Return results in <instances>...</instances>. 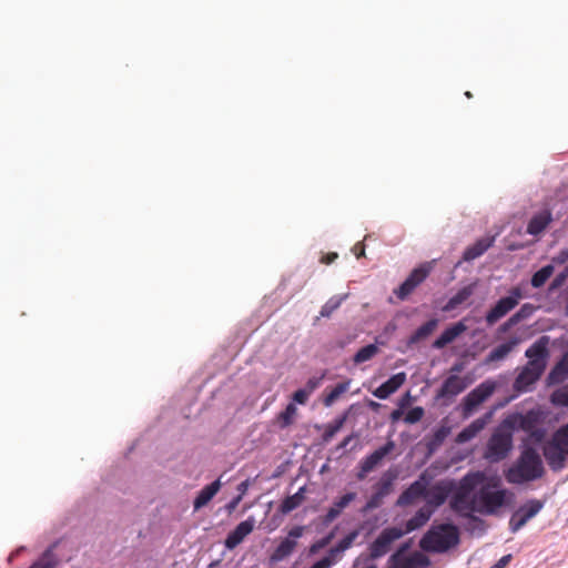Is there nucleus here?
<instances>
[{
  "label": "nucleus",
  "mask_w": 568,
  "mask_h": 568,
  "mask_svg": "<svg viewBox=\"0 0 568 568\" xmlns=\"http://www.w3.org/2000/svg\"><path fill=\"white\" fill-rule=\"evenodd\" d=\"M515 495L501 488L498 478L488 479L484 471L466 474L452 497L450 507L454 511L469 517L473 513L494 516L509 505Z\"/></svg>",
  "instance_id": "nucleus-1"
},
{
  "label": "nucleus",
  "mask_w": 568,
  "mask_h": 568,
  "mask_svg": "<svg viewBox=\"0 0 568 568\" xmlns=\"http://www.w3.org/2000/svg\"><path fill=\"white\" fill-rule=\"evenodd\" d=\"M544 475L542 460L532 447L521 450L517 460L506 470L505 478L510 484L520 485L532 481Z\"/></svg>",
  "instance_id": "nucleus-2"
},
{
  "label": "nucleus",
  "mask_w": 568,
  "mask_h": 568,
  "mask_svg": "<svg viewBox=\"0 0 568 568\" xmlns=\"http://www.w3.org/2000/svg\"><path fill=\"white\" fill-rule=\"evenodd\" d=\"M511 449L513 433L510 428L499 426L488 439L484 457L490 463H499L508 456Z\"/></svg>",
  "instance_id": "nucleus-3"
},
{
  "label": "nucleus",
  "mask_w": 568,
  "mask_h": 568,
  "mask_svg": "<svg viewBox=\"0 0 568 568\" xmlns=\"http://www.w3.org/2000/svg\"><path fill=\"white\" fill-rule=\"evenodd\" d=\"M458 541L457 529L450 525H444L438 530H429L420 540V547L425 550L445 551Z\"/></svg>",
  "instance_id": "nucleus-4"
},
{
  "label": "nucleus",
  "mask_w": 568,
  "mask_h": 568,
  "mask_svg": "<svg viewBox=\"0 0 568 568\" xmlns=\"http://www.w3.org/2000/svg\"><path fill=\"white\" fill-rule=\"evenodd\" d=\"M524 298L520 286H514L508 291V295L499 298L497 303L486 314L485 321L488 326L496 324L499 320L513 311Z\"/></svg>",
  "instance_id": "nucleus-5"
},
{
  "label": "nucleus",
  "mask_w": 568,
  "mask_h": 568,
  "mask_svg": "<svg viewBox=\"0 0 568 568\" xmlns=\"http://www.w3.org/2000/svg\"><path fill=\"white\" fill-rule=\"evenodd\" d=\"M405 534L406 531H403V529L398 527L385 528L369 545V558L375 560L385 556L390 550L392 544L402 538Z\"/></svg>",
  "instance_id": "nucleus-6"
},
{
  "label": "nucleus",
  "mask_w": 568,
  "mask_h": 568,
  "mask_svg": "<svg viewBox=\"0 0 568 568\" xmlns=\"http://www.w3.org/2000/svg\"><path fill=\"white\" fill-rule=\"evenodd\" d=\"M497 388V383L487 379L480 383L464 398L463 408L464 415L469 416L481 403L488 399Z\"/></svg>",
  "instance_id": "nucleus-7"
},
{
  "label": "nucleus",
  "mask_w": 568,
  "mask_h": 568,
  "mask_svg": "<svg viewBox=\"0 0 568 568\" xmlns=\"http://www.w3.org/2000/svg\"><path fill=\"white\" fill-rule=\"evenodd\" d=\"M544 505L545 503L539 499H529L521 505L509 519L510 531H519L530 519L539 514Z\"/></svg>",
  "instance_id": "nucleus-8"
},
{
  "label": "nucleus",
  "mask_w": 568,
  "mask_h": 568,
  "mask_svg": "<svg viewBox=\"0 0 568 568\" xmlns=\"http://www.w3.org/2000/svg\"><path fill=\"white\" fill-rule=\"evenodd\" d=\"M395 449L394 440L389 439L385 445L374 450L372 454L363 458L358 464L356 478L364 480L367 475L377 468L383 459Z\"/></svg>",
  "instance_id": "nucleus-9"
},
{
  "label": "nucleus",
  "mask_w": 568,
  "mask_h": 568,
  "mask_svg": "<svg viewBox=\"0 0 568 568\" xmlns=\"http://www.w3.org/2000/svg\"><path fill=\"white\" fill-rule=\"evenodd\" d=\"M430 271V263H424L414 268L402 285L395 290L396 296L400 301H405L415 291V288L427 278Z\"/></svg>",
  "instance_id": "nucleus-10"
},
{
  "label": "nucleus",
  "mask_w": 568,
  "mask_h": 568,
  "mask_svg": "<svg viewBox=\"0 0 568 568\" xmlns=\"http://www.w3.org/2000/svg\"><path fill=\"white\" fill-rule=\"evenodd\" d=\"M546 364L537 361H528L514 382V388L521 393L528 390L542 375Z\"/></svg>",
  "instance_id": "nucleus-11"
},
{
  "label": "nucleus",
  "mask_w": 568,
  "mask_h": 568,
  "mask_svg": "<svg viewBox=\"0 0 568 568\" xmlns=\"http://www.w3.org/2000/svg\"><path fill=\"white\" fill-rule=\"evenodd\" d=\"M468 386L466 378L456 374L448 376L437 392V398H452L464 392Z\"/></svg>",
  "instance_id": "nucleus-12"
},
{
  "label": "nucleus",
  "mask_w": 568,
  "mask_h": 568,
  "mask_svg": "<svg viewBox=\"0 0 568 568\" xmlns=\"http://www.w3.org/2000/svg\"><path fill=\"white\" fill-rule=\"evenodd\" d=\"M254 519L248 518L241 521L226 537L224 545L227 549L232 550L237 547L246 536H248L254 529Z\"/></svg>",
  "instance_id": "nucleus-13"
},
{
  "label": "nucleus",
  "mask_w": 568,
  "mask_h": 568,
  "mask_svg": "<svg viewBox=\"0 0 568 568\" xmlns=\"http://www.w3.org/2000/svg\"><path fill=\"white\" fill-rule=\"evenodd\" d=\"M304 528L296 526L288 532V537L281 541L274 552V559L281 560L290 556L295 549L297 542L296 539L303 535Z\"/></svg>",
  "instance_id": "nucleus-14"
},
{
  "label": "nucleus",
  "mask_w": 568,
  "mask_h": 568,
  "mask_svg": "<svg viewBox=\"0 0 568 568\" xmlns=\"http://www.w3.org/2000/svg\"><path fill=\"white\" fill-rule=\"evenodd\" d=\"M406 381V374L404 372L397 373L390 376L386 382L379 385L374 392V396L379 399H386L394 394Z\"/></svg>",
  "instance_id": "nucleus-15"
},
{
  "label": "nucleus",
  "mask_w": 568,
  "mask_h": 568,
  "mask_svg": "<svg viewBox=\"0 0 568 568\" xmlns=\"http://www.w3.org/2000/svg\"><path fill=\"white\" fill-rule=\"evenodd\" d=\"M552 222V213L549 209H545L532 215L527 225V233L529 235L541 234Z\"/></svg>",
  "instance_id": "nucleus-16"
},
{
  "label": "nucleus",
  "mask_w": 568,
  "mask_h": 568,
  "mask_svg": "<svg viewBox=\"0 0 568 568\" xmlns=\"http://www.w3.org/2000/svg\"><path fill=\"white\" fill-rule=\"evenodd\" d=\"M426 493V485L419 480H416L399 495L396 505L400 507L412 505L418 498L424 497Z\"/></svg>",
  "instance_id": "nucleus-17"
},
{
  "label": "nucleus",
  "mask_w": 568,
  "mask_h": 568,
  "mask_svg": "<svg viewBox=\"0 0 568 568\" xmlns=\"http://www.w3.org/2000/svg\"><path fill=\"white\" fill-rule=\"evenodd\" d=\"M467 329V326L463 322L455 323L447 327L433 343V347L436 349L444 348L449 343L454 342L460 334Z\"/></svg>",
  "instance_id": "nucleus-18"
},
{
  "label": "nucleus",
  "mask_w": 568,
  "mask_h": 568,
  "mask_svg": "<svg viewBox=\"0 0 568 568\" xmlns=\"http://www.w3.org/2000/svg\"><path fill=\"white\" fill-rule=\"evenodd\" d=\"M355 499L356 493L351 491L343 495L341 498L334 501L333 506L327 510L326 515L324 516L323 523L325 525L331 524L341 515L343 509H345Z\"/></svg>",
  "instance_id": "nucleus-19"
},
{
  "label": "nucleus",
  "mask_w": 568,
  "mask_h": 568,
  "mask_svg": "<svg viewBox=\"0 0 568 568\" xmlns=\"http://www.w3.org/2000/svg\"><path fill=\"white\" fill-rule=\"evenodd\" d=\"M548 343L549 337L541 336L526 349L525 355L529 358V361H537L541 364H546V358L548 356Z\"/></svg>",
  "instance_id": "nucleus-20"
},
{
  "label": "nucleus",
  "mask_w": 568,
  "mask_h": 568,
  "mask_svg": "<svg viewBox=\"0 0 568 568\" xmlns=\"http://www.w3.org/2000/svg\"><path fill=\"white\" fill-rule=\"evenodd\" d=\"M568 377V351L556 363L547 376L548 385H557Z\"/></svg>",
  "instance_id": "nucleus-21"
},
{
  "label": "nucleus",
  "mask_w": 568,
  "mask_h": 568,
  "mask_svg": "<svg viewBox=\"0 0 568 568\" xmlns=\"http://www.w3.org/2000/svg\"><path fill=\"white\" fill-rule=\"evenodd\" d=\"M495 242V237H481L477 240L473 245L468 246L464 254L463 260L466 262H470L479 256H481L490 246H493Z\"/></svg>",
  "instance_id": "nucleus-22"
},
{
  "label": "nucleus",
  "mask_w": 568,
  "mask_h": 568,
  "mask_svg": "<svg viewBox=\"0 0 568 568\" xmlns=\"http://www.w3.org/2000/svg\"><path fill=\"white\" fill-rule=\"evenodd\" d=\"M221 485L222 484L220 479H216L215 481L202 488L193 501L194 510H199L202 507L206 506L212 500V498L219 493V490L221 489Z\"/></svg>",
  "instance_id": "nucleus-23"
},
{
  "label": "nucleus",
  "mask_w": 568,
  "mask_h": 568,
  "mask_svg": "<svg viewBox=\"0 0 568 568\" xmlns=\"http://www.w3.org/2000/svg\"><path fill=\"white\" fill-rule=\"evenodd\" d=\"M518 343L519 339L517 337H514L507 341L506 343L498 345L487 355L485 363L490 364L506 358Z\"/></svg>",
  "instance_id": "nucleus-24"
},
{
  "label": "nucleus",
  "mask_w": 568,
  "mask_h": 568,
  "mask_svg": "<svg viewBox=\"0 0 568 568\" xmlns=\"http://www.w3.org/2000/svg\"><path fill=\"white\" fill-rule=\"evenodd\" d=\"M433 515V507L424 506L422 507L410 519L407 520L405 529L406 534L412 532L420 527H423Z\"/></svg>",
  "instance_id": "nucleus-25"
},
{
  "label": "nucleus",
  "mask_w": 568,
  "mask_h": 568,
  "mask_svg": "<svg viewBox=\"0 0 568 568\" xmlns=\"http://www.w3.org/2000/svg\"><path fill=\"white\" fill-rule=\"evenodd\" d=\"M545 458L552 470H560L564 467L566 455L564 452L548 443L544 448Z\"/></svg>",
  "instance_id": "nucleus-26"
},
{
  "label": "nucleus",
  "mask_w": 568,
  "mask_h": 568,
  "mask_svg": "<svg viewBox=\"0 0 568 568\" xmlns=\"http://www.w3.org/2000/svg\"><path fill=\"white\" fill-rule=\"evenodd\" d=\"M475 291V284H469L460 288L454 296H452L446 305L443 307V311L450 312L457 308L460 304L466 302Z\"/></svg>",
  "instance_id": "nucleus-27"
},
{
  "label": "nucleus",
  "mask_w": 568,
  "mask_h": 568,
  "mask_svg": "<svg viewBox=\"0 0 568 568\" xmlns=\"http://www.w3.org/2000/svg\"><path fill=\"white\" fill-rule=\"evenodd\" d=\"M487 423V418H477L473 423H470L467 427H465L458 435H457V442L458 443H466L474 437L478 433H480Z\"/></svg>",
  "instance_id": "nucleus-28"
},
{
  "label": "nucleus",
  "mask_w": 568,
  "mask_h": 568,
  "mask_svg": "<svg viewBox=\"0 0 568 568\" xmlns=\"http://www.w3.org/2000/svg\"><path fill=\"white\" fill-rule=\"evenodd\" d=\"M407 549L408 545L405 544L389 557L390 568H415L414 560L405 556Z\"/></svg>",
  "instance_id": "nucleus-29"
},
{
  "label": "nucleus",
  "mask_w": 568,
  "mask_h": 568,
  "mask_svg": "<svg viewBox=\"0 0 568 568\" xmlns=\"http://www.w3.org/2000/svg\"><path fill=\"white\" fill-rule=\"evenodd\" d=\"M55 547L57 544L51 545L29 568H57L60 560L54 554Z\"/></svg>",
  "instance_id": "nucleus-30"
},
{
  "label": "nucleus",
  "mask_w": 568,
  "mask_h": 568,
  "mask_svg": "<svg viewBox=\"0 0 568 568\" xmlns=\"http://www.w3.org/2000/svg\"><path fill=\"white\" fill-rule=\"evenodd\" d=\"M305 487H301L294 495L287 496L281 504L280 510L283 514H288L300 507L305 499Z\"/></svg>",
  "instance_id": "nucleus-31"
},
{
  "label": "nucleus",
  "mask_w": 568,
  "mask_h": 568,
  "mask_svg": "<svg viewBox=\"0 0 568 568\" xmlns=\"http://www.w3.org/2000/svg\"><path fill=\"white\" fill-rule=\"evenodd\" d=\"M351 381H345L343 383L337 384L333 388L325 389V395L323 398V404L326 407L332 406L344 393L349 389Z\"/></svg>",
  "instance_id": "nucleus-32"
},
{
  "label": "nucleus",
  "mask_w": 568,
  "mask_h": 568,
  "mask_svg": "<svg viewBox=\"0 0 568 568\" xmlns=\"http://www.w3.org/2000/svg\"><path fill=\"white\" fill-rule=\"evenodd\" d=\"M395 478L396 474H393L390 470L385 471L379 480L375 484L374 491L385 498L390 494Z\"/></svg>",
  "instance_id": "nucleus-33"
},
{
  "label": "nucleus",
  "mask_w": 568,
  "mask_h": 568,
  "mask_svg": "<svg viewBox=\"0 0 568 568\" xmlns=\"http://www.w3.org/2000/svg\"><path fill=\"white\" fill-rule=\"evenodd\" d=\"M438 321L436 318L429 320L419 326L409 337L410 344H416L422 339L428 337L437 327Z\"/></svg>",
  "instance_id": "nucleus-34"
},
{
  "label": "nucleus",
  "mask_w": 568,
  "mask_h": 568,
  "mask_svg": "<svg viewBox=\"0 0 568 568\" xmlns=\"http://www.w3.org/2000/svg\"><path fill=\"white\" fill-rule=\"evenodd\" d=\"M297 414V408L293 403H290L283 412L277 416L278 425L281 428H286L294 423Z\"/></svg>",
  "instance_id": "nucleus-35"
},
{
  "label": "nucleus",
  "mask_w": 568,
  "mask_h": 568,
  "mask_svg": "<svg viewBox=\"0 0 568 568\" xmlns=\"http://www.w3.org/2000/svg\"><path fill=\"white\" fill-rule=\"evenodd\" d=\"M554 273V266L552 265H545L540 270H538L531 277V286L535 288L541 287L552 275Z\"/></svg>",
  "instance_id": "nucleus-36"
},
{
  "label": "nucleus",
  "mask_w": 568,
  "mask_h": 568,
  "mask_svg": "<svg viewBox=\"0 0 568 568\" xmlns=\"http://www.w3.org/2000/svg\"><path fill=\"white\" fill-rule=\"evenodd\" d=\"M549 443L568 455V427L559 428Z\"/></svg>",
  "instance_id": "nucleus-37"
},
{
  "label": "nucleus",
  "mask_w": 568,
  "mask_h": 568,
  "mask_svg": "<svg viewBox=\"0 0 568 568\" xmlns=\"http://www.w3.org/2000/svg\"><path fill=\"white\" fill-rule=\"evenodd\" d=\"M378 353V347L375 344H369L361 349L354 355L353 361L355 364H361L372 359Z\"/></svg>",
  "instance_id": "nucleus-38"
},
{
  "label": "nucleus",
  "mask_w": 568,
  "mask_h": 568,
  "mask_svg": "<svg viewBox=\"0 0 568 568\" xmlns=\"http://www.w3.org/2000/svg\"><path fill=\"white\" fill-rule=\"evenodd\" d=\"M346 295L344 296H341V295H335V296H332L321 308L320 311V315L322 317H329L339 306L341 304L343 303V301L345 300Z\"/></svg>",
  "instance_id": "nucleus-39"
},
{
  "label": "nucleus",
  "mask_w": 568,
  "mask_h": 568,
  "mask_svg": "<svg viewBox=\"0 0 568 568\" xmlns=\"http://www.w3.org/2000/svg\"><path fill=\"white\" fill-rule=\"evenodd\" d=\"M345 420L346 417L342 416L336 418L333 423L328 424L322 435L323 442L328 443L336 435V433L341 430Z\"/></svg>",
  "instance_id": "nucleus-40"
},
{
  "label": "nucleus",
  "mask_w": 568,
  "mask_h": 568,
  "mask_svg": "<svg viewBox=\"0 0 568 568\" xmlns=\"http://www.w3.org/2000/svg\"><path fill=\"white\" fill-rule=\"evenodd\" d=\"M450 429L446 426L437 428L428 443L429 449H434L443 444L446 437L449 435Z\"/></svg>",
  "instance_id": "nucleus-41"
},
{
  "label": "nucleus",
  "mask_w": 568,
  "mask_h": 568,
  "mask_svg": "<svg viewBox=\"0 0 568 568\" xmlns=\"http://www.w3.org/2000/svg\"><path fill=\"white\" fill-rule=\"evenodd\" d=\"M536 310L537 307L535 305L525 303L515 314H513V321L520 323L521 321L529 318L536 312Z\"/></svg>",
  "instance_id": "nucleus-42"
},
{
  "label": "nucleus",
  "mask_w": 568,
  "mask_h": 568,
  "mask_svg": "<svg viewBox=\"0 0 568 568\" xmlns=\"http://www.w3.org/2000/svg\"><path fill=\"white\" fill-rule=\"evenodd\" d=\"M344 552V550H337V545L329 549L328 556L320 559L314 565H312L310 568H331V566L334 562V558L337 554Z\"/></svg>",
  "instance_id": "nucleus-43"
},
{
  "label": "nucleus",
  "mask_w": 568,
  "mask_h": 568,
  "mask_svg": "<svg viewBox=\"0 0 568 568\" xmlns=\"http://www.w3.org/2000/svg\"><path fill=\"white\" fill-rule=\"evenodd\" d=\"M551 402L555 405L568 406V384L561 386L551 394Z\"/></svg>",
  "instance_id": "nucleus-44"
},
{
  "label": "nucleus",
  "mask_w": 568,
  "mask_h": 568,
  "mask_svg": "<svg viewBox=\"0 0 568 568\" xmlns=\"http://www.w3.org/2000/svg\"><path fill=\"white\" fill-rule=\"evenodd\" d=\"M359 535V529H354L342 538L337 544V550H347L351 548Z\"/></svg>",
  "instance_id": "nucleus-45"
},
{
  "label": "nucleus",
  "mask_w": 568,
  "mask_h": 568,
  "mask_svg": "<svg viewBox=\"0 0 568 568\" xmlns=\"http://www.w3.org/2000/svg\"><path fill=\"white\" fill-rule=\"evenodd\" d=\"M424 414H425V412H424L423 407H420V406L413 407L412 409H409L406 413V415L404 417V422L406 424H416L423 418Z\"/></svg>",
  "instance_id": "nucleus-46"
},
{
  "label": "nucleus",
  "mask_w": 568,
  "mask_h": 568,
  "mask_svg": "<svg viewBox=\"0 0 568 568\" xmlns=\"http://www.w3.org/2000/svg\"><path fill=\"white\" fill-rule=\"evenodd\" d=\"M384 503V498L377 493H373L369 499L366 501L365 506L361 509L363 514H366L373 509L381 507Z\"/></svg>",
  "instance_id": "nucleus-47"
},
{
  "label": "nucleus",
  "mask_w": 568,
  "mask_h": 568,
  "mask_svg": "<svg viewBox=\"0 0 568 568\" xmlns=\"http://www.w3.org/2000/svg\"><path fill=\"white\" fill-rule=\"evenodd\" d=\"M310 397V390H306L304 388L297 389L293 394V400L297 404L304 405L308 400Z\"/></svg>",
  "instance_id": "nucleus-48"
},
{
  "label": "nucleus",
  "mask_w": 568,
  "mask_h": 568,
  "mask_svg": "<svg viewBox=\"0 0 568 568\" xmlns=\"http://www.w3.org/2000/svg\"><path fill=\"white\" fill-rule=\"evenodd\" d=\"M332 538H333V534H329L328 536L317 540L315 544H313L311 546V548H310L311 554H315L320 549L326 547L329 544V541L332 540Z\"/></svg>",
  "instance_id": "nucleus-49"
},
{
  "label": "nucleus",
  "mask_w": 568,
  "mask_h": 568,
  "mask_svg": "<svg viewBox=\"0 0 568 568\" xmlns=\"http://www.w3.org/2000/svg\"><path fill=\"white\" fill-rule=\"evenodd\" d=\"M324 374L321 377H312L307 381L304 389L310 390V395L321 385Z\"/></svg>",
  "instance_id": "nucleus-50"
},
{
  "label": "nucleus",
  "mask_w": 568,
  "mask_h": 568,
  "mask_svg": "<svg viewBox=\"0 0 568 568\" xmlns=\"http://www.w3.org/2000/svg\"><path fill=\"white\" fill-rule=\"evenodd\" d=\"M445 501V496L442 493L435 494L432 499L428 500V505L433 507V509L437 506H440Z\"/></svg>",
  "instance_id": "nucleus-51"
},
{
  "label": "nucleus",
  "mask_w": 568,
  "mask_h": 568,
  "mask_svg": "<svg viewBox=\"0 0 568 568\" xmlns=\"http://www.w3.org/2000/svg\"><path fill=\"white\" fill-rule=\"evenodd\" d=\"M353 253L357 258L365 255V245L361 242L356 243L353 247Z\"/></svg>",
  "instance_id": "nucleus-52"
},
{
  "label": "nucleus",
  "mask_w": 568,
  "mask_h": 568,
  "mask_svg": "<svg viewBox=\"0 0 568 568\" xmlns=\"http://www.w3.org/2000/svg\"><path fill=\"white\" fill-rule=\"evenodd\" d=\"M517 321H513V315L499 327V331L505 333L513 326L517 325Z\"/></svg>",
  "instance_id": "nucleus-53"
},
{
  "label": "nucleus",
  "mask_w": 568,
  "mask_h": 568,
  "mask_svg": "<svg viewBox=\"0 0 568 568\" xmlns=\"http://www.w3.org/2000/svg\"><path fill=\"white\" fill-rule=\"evenodd\" d=\"M337 257H338L337 253L332 252V253H328V254H326V255L322 256L321 262H322L323 264H331V263H333Z\"/></svg>",
  "instance_id": "nucleus-54"
},
{
  "label": "nucleus",
  "mask_w": 568,
  "mask_h": 568,
  "mask_svg": "<svg viewBox=\"0 0 568 568\" xmlns=\"http://www.w3.org/2000/svg\"><path fill=\"white\" fill-rule=\"evenodd\" d=\"M511 556L506 555L501 557L495 565H493L490 568H504L510 560Z\"/></svg>",
  "instance_id": "nucleus-55"
},
{
  "label": "nucleus",
  "mask_w": 568,
  "mask_h": 568,
  "mask_svg": "<svg viewBox=\"0 0 568 568\" xmlns=\"http://www.w3.org/2000/svg\"><path fill=\"white\" fill-rule=\"evenodd\" d=\"M564 281H565V275H562V274H561V275L557 276V277L551 282V284H550V290L552 291V290L558 288V287L562 284V282H564Z\"/></svg>",
  "instance_id": "nucleus-56"
},
{
  "label": "nucleus",
  "mask_w": 568,
  "mask_h": 568,
  "mask_svg": "<svg viewBox=\"0 0 568 568\" xmlns=\"http://www.w3.org/2000/svg\"><path fill=\"white\" fill-rule=\"evenodd\" d=\"M354 437H355L354 435H349V436L345 437V438L341 442V444L338 445V448H339V449H344V448H346V447L348 446V444L351 443V440H352Z\"/></svg>",
  "instance_id": "nucleus-57"
},
{
  "label": "nucleus",
  "mask_w": 568,
  "mask_h": 568,
  "mask_svg": "<svg viewBox=\"0 0 568 568\" xmlns=\"http://www.w3.org/2000/svg\"><path fill=\"white\" fill-rule=\"evenodd\" d=\"M402 416V410L396 409L392 413L390 418L392 420H397Z\"/></svg>",
  "instance_id": "nucleus-58"
},
{
  "label": "nucleus",
  "mask_w": 568,
  "mask_h": 568,
  "mask_svg": "<svg viewBox=\"0 0 568 568\" xmlns=\"http://www.w3.org/2000/svg\"><path fill=\"white\" fill-rule=\"evenodd\" d=\"M462 369H463V365H462V364H455V365L452 367V369H450V371H452V372H454V373H459V372H462Z\"/></svg>",
  "instance_id": "nucleus-59"
},
{
  "label": "nucleus",
  "mask_w": 568,
  "mask_h": 568,
  "mask_svg": "<svg viewBox=\"0 0 568 568\" xmlns=\"http://www.w3.org/2000/svg\"><path fill=\"white\" fill-rule=\"evenodd\" d=\"M465 95H466L467 98H469V99L473 97V94H471L469 91H467V92L465 93Z\"/></svg>",
  "instance_id": "nucleus-60"
}]
</instances>
